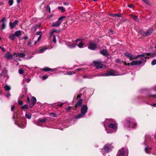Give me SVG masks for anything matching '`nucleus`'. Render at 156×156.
Instances as JSON below:
<instances>
[{
  "label": "nucleus",
  "instance_id": "nucleus-50",
  "mask_svg": "<svg viewBox=\"0 0 156 156\" xmlns=\"http://www.w3.org/2000/svg\"><path fill=\"white\" fill-rule=\"evenodd\" d=\"M53 41L55 43H56V40L55 39V35H54L53 36Z\"/></svg>",
  "mask_w": 156,
  "mask_h": 156
},
{
  "label": "nucleus",
  "instance_id": "nucleus-42",
  "mask_svg": "<svg viewBox=\"0 0 156 156\" xmlns=\"http://www.w3.org/2000/svg\"><path fill=\"white\" fill-rule=\"evenodd\" d=\"M43 70L45 71H49L50 70V68H43Z\"/></svg>",
  "mask_w": 156,
  "mask_h": 156
},
{
  "label": "nucleus",
  "instance_id": "nucleus-20",
  "mask_svg": "<svg viewBox=\"0 0 156 156\" xmlns=\"http://www.w3.org/2000/svg\"><path fill=\"white\" fill-rule=\"evenodd\" d=\"M100 53L101 54L104 55H108L107 51L105 49H103L101 51Z\"/></svg>",
  "mask_w": 156,
  "mask_h": 156
},
{
  "label": "nucleus",
  "instance_id": "nucleus-44",
  "mask_svg": "<svg viewBox=\"0 0 156 156\" xmlns=\"http://www.w3.org/2000/svg\"><path fill=\"white\" fill-rule=\"evenodd\" d=\"M24 72V71L23 70L21 69H19V73L20 74H23V73Z\"/></svg>",
  "mask_w": 156,
  "mask_h": 156
},
{
  "label": "nucleus",
  "instance_id": "nucleus-10",
  "mask_svg": "<svg viewBox=\"0 0 156 156\" xmlns=\"http://www.w3.org/2000/svg\"><path fill=\"white\" fill-rule=\"evenodd\" d=\"M106 73L107 74V76H115L119 75L117 73H115V70H113L109 71Z\"/></svg>",
  "mask_w": 156,
  "mask_h": 156
},
{
  "label": "nucleus",
  "instance_id": "nucleus-26",
  "mask_svg": "<svg viewBox=\"0 0 156 156\" xmlns=\"http://www.w3.org/2000/svg\"><path fill=\"white\" fill-rule=\"evenodd\" d=\"M83 102V100L82 99H80L77 102L76 105L77 106H80Z\"/></svg>",
  "mask_w": 156,
  "mask_h": 156
},
{
  "label": "nucleus",
  "instance_id": "nucleus-34",
  "mask_svg": "<svg viewBox=\"0 0 156 156\" xmlns=\"http://www.w3.org/2000/svg\"><path fill=\"white\" fill-rule=\"evenodd\" d=\"M25 80H26L28 83L30 81V79L29 78H25V79H23V82H22V84H24V81Z\"/></svg>",
  "mask_w": 156,
  "mask_h": 156
},
{
  "label": "nucleus",
  "instance_id": "nucleus-35",
  "mask_svg": "<svg viewBox=\"0 0 156 156\" xmlns=\"http://www.w3.org/2000/svg\"><path fill=\"white\" fill-rule=\"evenodd\" d=\"M31 101H32L33 102H34L35 103L37 101L36 98L34 97H32Z\"/></svg>",
  "mask_w": 156,
  "mask_h": 156
},
{
  "label": "nucleus",
  "instance_id": "nucleus-53",
  "mask_svg": "<svg viewBox=\"0 0 156 156\" xmlns=\"http://www.w3.org/2000/svg\"><path fill=\"white\" fill-rule=\"evenodd\" d=\"M18 104L20 105H23V102L22 101H18Z\"/></svg>",
  "mask_w": 156,
  "mask_h": 156
},
{
  "label": "nucleus",
  "instance_id": "nucleus-24",
  "mask_svg": "<svg viewBox=\"0 0 156 156\" xmlns=\"http://www.w3.org/2000/svg\"><path fill=\"white\" fill-rule=\"evenodd\" d=\"M15 36L18 37L20 35H21V32L20 30H18L16 31L15 33Z\"/></svg>",
  "mask_w": 156,
  "mask_h": 156
},
{
  "label": "nucleus",
  "instance_id": "nucleus-22",
  "mask_svg": "<svg viewBox=\"0 0 156 156\" xmlns=\"http://www.w3.org/2000/svg\"><path fill=\"white\" fill-rule=\"evenodd\" d=\"M153 32V29L151 28L149 29L145 33L146 36L149 35Z\"/></svg>",
  "mask_w": 156,
  "mask_h": 156
},
{
  "label": "nucleus",
  "instance_id": "nucleus-12",
  "mask_svg": "<svg viewBox=\"0 0 156 156\" xmlns=\"http://www.w3.org/2000/svg\"><path fill=\"white\" fill-rule=\"evenodd\" d=\"M125 150L123 148H122L119 150L116 156H124Z\"/></svg>",
  "mask_w": 156,
  "mask_h": 156
},
{
  "label": "nucleus",
  "instance_id": "nucleus-41",
  "mask_svg": "<svg viewBox=\"0 0 156 156\" xmlns=\"http://www.w3.org/2000/svg\"><path fill=\"white\" fill-rule=\"evenodd\" d=\"M26 117L28 119H30L31 118V116L30 114H26L25 115Z\"/></svg>",
  "mask_w": 156,
  "mask_h": 156
},
{
  "label": "nucleus",
  "instance_id": "nucleus-16",
  "mask_svg": "<svg viewBox=\"0 0 156 156\" xmlns=\"http://www.w3.org/2000/svg\"><path fill=\"white\" fill-rule=\"evenodd\" d=\"M14 55L15 56V57H19L24 58L26 56V54L23 53H14Z\"/></svg>",
  "mask_w": 156,
  "mask_h": 156
},
{
  "label": "nucleus",
  "instance_id": "nucleus-17",
  "mask_svg": "<svg viewBox=\"0 0 156 156\" xmlns=\"http://www.w3.org/2000/svg\"><path fill=\"white\" fill-rule=\"evenodd\" d=\"M82 70V69H77L75 71H70V72H67L66 73V75H73V74H74L76 72H77V71H80Z\"/></svg>",
  "mask_w": 156,
  "mask_h": 156
},
{
  "label": "nucleus",
  "instance_id": "nucleus-54",
  "mask_svg": "<svg viewBox=\"0 0 156 156\" xmlns=\"http://www.w3.org/2000/svg\"><path fill=\"white\" fill-rule=\"evenodd\" d=\"M83 78H91V77L90 76H83Z\"/></svg>",
  "mask_w": 156,
  "mask_h": 156
},
{
  "label": "nucleus",
  "instance_id": "nucleus-3",
  "mask_svg": "<svg viewBox=\"0 0 156 156\" xmlns=\"http://www.w3.org/2000/svg\"><path fill=\"white\" fill-rule=\"evenodd\" d=\"M136 125L135 120L131 118L126 119L124 122V126L128 129L130 128H134Z\"/></svg>",
  "mask_w": 156,
  "mask_h": 156
},
{
  "label": "nucleus",
  "instance_id": "nucleus-7",
  "mask_svg": "<svg viewBox=\"0 0 156 156\" xmlns=\"http://www.w3.org/2000/svg\"><path fill=\"white\" fill-rule=\"evenodd\" d=\"M93 62L95 64V66L96 67V69H98L100 68H105V66L102 65L100 62L94 61Z\"/></svg>",
  "mask_w": 156,
  "mask_h": 156
},
{
  "label": "nucleus",
  "instance_id": "nucleus-4",
  "mask_svg": "<svg viewBox=\"0 0 156 156\" xmlns=\"http://www.w3.org/2000/svg\"><path fill=\"white\" fill-rule=\"evenodd\" d=\"M88 107L87 105H83L80 109V113L74 117L75 119H80L84 117L87 112Z\"/></svg>",
  "mask_w": 156,
  "mask_h": 156
},
{
  "label": "nucleus",
  "instance_id": "nucleus-13",
  "mask_svg": "<svg viewBox=\"0 0 156 156\" xmlns=\"http://www.w3.org/2000/svg\"><path fill=\"white\" fill-rule=\"evenodd\" d=\"M76 44L78 45V47L80 48H82L84 45L83 43L80 41V39H77L76 40Z\"/></svg>",
  "mask_w": 156,
  "mask_h": 156
},
{
  "label": "nucleus",
  "instance_id": "nucleus-2",
  "mask_svg": "<svg viewBox=\"0 0 156 156\" xmlns=\"http://www.w3.org/2000/svg\"><path fill=\"white\" fill-rule=\"evenodd\" d=\"M103 124L107 133H112L117 130V124L113 119H106L103 122Z\"/></svg>",
  "mask_w": 156,
  "mask_h": 156
},
{
  "label": "nucleus",
  "instance_id": "nucleus-48",
  "mask_svg": "<svg viewBox=\"0 0 156 156\" xmlns=\"http://www.w3.org/2000/svg\"><path fill=\"white\" fill-rule=\"evenodd\" d=\"M5 17L3 18L1 20V22L2 23H4V21H5Z\"/></svg>",
  "mask_w": 156,
  "mask_h": 156
},
{
  "label": "nucleus",
  "instance_id": "nucleus-37",
  "mask_svg": "<svg viewBox=\"0 0 156 156\" xmlns=\"http://www.w3.org/2000/svg\"><path fill=\"white\" fill-rule=\"evenodd\" d=\"M156 64V59H154L151 62V65L154 66Z\"/></svg>",
  "mask_w": 156,
  "mask_h": 156
},
{
  "label": "nucleus",
  "instance_id": "nucleus-21",
  "mask_svg": "<svg viewBox=\"0 0 156 156\" xmlns=\"http://www.w3.org/2000/svg\"><path fill=\"white\" fill-rule=\"evenodd\" d=\"M47 49V48H43L37 51V52L38 53H42Z\"/></svg>",
  "mask_w": 156,
  "mask_h": 156
},
{
  "label": "nucleus",
  "instance_id": "nucleus-59",
  "mask_svg": "<svg viewBox=\"0 0 156 156\" xmlns=\"http://www.w3.org/2000/svg\"><path fill=\"white\" fill-rule=\"evenodd\" d=\"M151 105L153 106V107H156V103L152 104Z\"/></svg>",
  "mask_w": 156,
  "mask_h": 156
},
{
  "label": "nucleus",
  "instance_id": "nucleus-23",
  "mask_svg": "<svg viewBox=\"0 0 156 156\" xmlns=\"http://www.w3.org/2000/svg\"><path fill=\"white\" fill-rule=\"evenodd\" d=\"M111 16H113V17H119L121 16V14L120 13L119 14H111Z\"/></svg>",
  "mask_w": 156,
  "mask_h": 156
},
{
  "label": "nucleus",
  "instance_id": "nucleus-63",
  "mask_svg": "<svg viewBox=\"0 0 156 156\" xmlns=\"http://www.w3.org/2000/svg\"><path fill=\"white\" fill-rule=\"evenodd\" d=\"M27 102H28L29 103L30 101V98L29 97L27 98Z\"/></svg>",
  "mask_w": 156,
  "mask_h": 156
},
{
  "label": "nucleus",
  "instance_id": "nucleus-27",
  "mask_svg": "<svg viewBox=\"0 0 156 156\" xmlns=\"http://www.w3.org/2000/svg\"><path fill=\"white\" fill-rule=\"evenodd\" d=\"M15 36V34H12L9 35V37L10 40H13L14 39Z\"/></svg>",
  "mask_w": 156,
  "mask_h": 156
},
{
  "label": "nucleus",
  "instance_id": "nucleus-57",
  "mask_svg": "<svg viewBox=\"0 0 156 156\" xmlns=\"http://www.w3.org/2000/svg\"><path fill=\"white\" fill-rule=\"evenodd\" d=\"M71 106H69L66 109V110L68 111H69V110H70L71 109Z\"/></svg>",
  "mask_w": 156,
  "mask_h": 156
},
{
  "label": "nucleus",
  "instance_id": "nucleus-6",
  "mask_svg": "<svg viewBox=\"0 0 156 156\" xmlns=\"http://www.w3.org/2000/svg\"><path fill=\"white\" fill-rule=\"evenodd\" d=\"M65 17V16H63L60 17L58 19V21L52 23V26L53 27H58L59 26L60 24L62 23L63 19Z\"/></svg>",
  "mask_w": 156,
  "mask_h": 156
},
{
  "label": "nucleus",
  "instance_id": "nucleus-14",
  "mask_svg": "<svg viewBox=\"0 0 156 156\" xmlns=\"http://www.w3.org/2000/svg\"><path fill=\"white\" fill-rule=\"evenodd\" d=\"M46 120V118H44L43 119H38L37 121V124H36L37 125V126H40V124L41 123H45Z\"/></svg>",
  "mask_w": 156,
  "mask_h": 156
},
{
  "label": "nucleus",
  "instance_id": "nucleus-56",
  "mask_svg": "<svg viewBox=\"0 0 156 156\" xmlns=\"http://www.w3.org/2000/svg\"><path fill=\"white\" fill-rule=\"evenodd\" d=\"M32 43V41H30L28 43V45L29 46H31V44Z\"/></svg>",
  "mask_w": 156,
  "mask_h": 156
},
{
  "label": "nucleus",
  "instance_id": "nucleus-55",
  "mask_svg": "<svg viewBox=\"0 0 156 156\" xmlns=\"http://www.w3.org/2000/svg\"><path fill=\"white\" fill-rule=\"evenodd\" d=\"M32 56H29V57H26L25 59H30L31 58H32Z\"/></svg>",
  "mask_w": 156,
  "mask_h": 156
},
{
  "label": "nucleus",
  "instance_id": "nucleus-11",
  "mask_svg": "<svg viewBox=\"0 0 156 156\" xmlns=\"http://www.w3.org/2000/svg\"><path fill=\"white\" fill-rule=\"evenodd\" d=\"M88 48L91 50H94L96 48V44L93 42H90L89 43Z\"/></svg>",
  "mask_w": 156,
  "mask_h": 156
},
{
  "label": "nucleus",
  "instance_id": "nucleus-38",
  "mask_svg": "<svg viewBox=\"0 0 156 156\" xmlns=\"http://www.w3.org/2000/svg\"><path fill=\"white\" fill-rule=\"evenodd\" d=\"M13 3V0H9L8 2L9 4L10 5H12Z\"/></svg>",
  "mask_w": 156,
  "mask_h": 156
},
{
  "label": "nucleus",
  "instance_id": "nucleus-25",
  "mask_svg": "<svg viewBox=\"0 0 156 156\" xmlns=\"http://www.w3.org/2000/svg\"><path fill=\"white\" fill-rule=\"evenodd\" d=\"M151 149V147H146L145 148V152L148 154H149L151 153V152L150 151V150Z\"/></svg>",
  "mask_w": 156,
  "mask_h": 156
},
{
  "label": "nucleus",
  "instance_id": "nucleus-1",
  "mask_svg": "<svg viewBox=\"0 0 156 156\" xmlns=\"http://www.w3.org/2000/svg\"><path fill=\"white\" fill-rule=\"evenodd\" d=\"M141 56L138 57L140 59L137 61H132L130 63L132 66L137 65L143 66L146 62L147 58H153L156 56V52H152L151 53H144L140 55Z\"/></svg>",
  "mask_w": 156,
  "mask_h": 156
},
{
  "label": "nucleus",
  "instance_id": "nucleus-9",
  "mask_svg": "<svg viewBox=\"0 0 156 156\" xmlns=\"http://www.w3.org/2000/svg\"><path fill=\"white\" fill-rule=\"evenodd\" d=\"M124 55L126 57L129 58L130 59L131 58H137L138 57L140 56L141 55H138L137 56H134L133 55L130 53L128 52H125L124 53Z\"/></svg>",
  "mask_w": 156,
  "mask_h": 156
},
{
  "label": "nucleus",
  "instance_id": "nucleus-39",
  "mask_svg": "<svg viewBox=\"0 0 156 156\" xmlns=\"http://www.w3.org/2000/svg\"><path fill=\"white\" fill-rule=\"evenodd\" d=\"M5 28V23H2L1 25V29L3 30Z\"/></svg>",
  "mask_w": 156,
  "mask_h": 156
},
{
  "label": "nucleus",
  "instance_id": "nucleus-36",
  "mask_svg": "<svg viewBox=\"0 0 156 156\" xmlns=\"http://www.w3.org/2000/svg\"><path fill=\"white\" fill-rule=\"evenodd\" d=\"M27 108H28V106L27 105H25L21 106V108L23 109H27Z\"/></svg>",
  "mask_w": 156,
  "mask_h": 156
},
{
  "label": "nucleus",
  "instance_id": "nucleus-60",
  "mask_svg": "<svg viewBox=\"0 0 156 156\" xmlns=\"http://www.w3.org/2000/svg\"><path fill=\"white\" fill-rule=\"evenodd\" d=\"M128 7L130 8H132L133 7V5L131 4H129L128 5Z\"/></svg>",
  "mask_w": 156,
  "mask_h": 156
},
{
  "label": "nucleus",
  "instance_id": "nucleus-32",
  "mask_svg": "<svg viewBox=\"0 0 156 156\" xmlns=\"http://www.w3.org/2000/svg\"><path fill=\"white\" fill-rule=\"evenodd\" d=\"M4 89L5 90L9 91L10 90V87L6 85L4 87Z\"/></svg>",
  "mask_w": 156,
  "mask_h": 156
},
{
  "label": "nucleus",
  "instance_id": "nucleus-45",
  "mask_svg": "<svg viewBox=\"0 0 156 156\" xmlns=\"http://www.w3.org/2000/svg\"><path fill=\"white\" fill-rule=\"evenodd\" d=\"M50 115L53 117H54L56 116V114H54L53 113H51L50 114Z\"/></svg>",
  "mask_w": 156,
  "mask_h": 156
},
{
  "label": "nucleus",
  "instance_id": "nucleus-33",
  "mask_svg": "<svg viewBox=\"0 0 156 156\" xmlns=\"http://www.w3.org/2000/svg\"><path fill=\"white\" fill-rule=\"evenodd\" d=\"M29 103H30V108L32 107L35 104V103L31 101Z\"/></svg>",
  "mask_w": 156,
  "mask_h": 156
},
{
  "label": "nucleus",
  "instance_id": "nucleus-46",
  "mask_svg": "<svg viewBox=\"0 0 156 156\" xmlns=\"http://www.w3.org/2000/svg\"><path fill=\"white\" fill-rule=\"evenodd\" d=\"M99 76H107V74L106 73H105L100 74L99 75Z\"/></svg>",
  "mask_w": 156,
  "mask_h": 156
},
{
  "label": "nucleus",
  "instance_id": "nucleus-52",
  "mask_svg": "<svg viewBox=\"0 0 156 156\" xmlns=\"http://www.w3.org/2000/svg\"><path fill=\"white\" fill-rule=\"evenodd\" d=\"M42 33L41 31H38L36 33V34L37 35H41Z\"/></svg>",
  "mask_w": 156,
  "mask_h": 156
},
{
  "label": "nucleus",
  "instance_id": "nucleus-19",
  "mask_svg": "<svg viewBox=\"0 0 156 156\" xmlns=\"http://www.w3.org/2000/svg\"><path fill=\"white\" fill-rule=\"evenodd\" d=\"M41 26V25H35L32 27L31 30L32 32H34L36 30H37L38 28H39Z\"/></svg>",
  "mask_w": 156,
  "mask_h": 156
},
{
  "label": "nucleus",
  "instance_id": "nucleus-49",
  "mask_svg": "<svg viewBox=\"0 0 156 156\" xmlns=\"http://www.w3.org/2000/svg\"><path fill=\"white\" fill-rule=\"evenodd\" d=\"M14 60L15 61H17L18 60L19 61H21V59L19 58H15L14 59Z\"/></svg>",
  "mask_w": 156,
  "mask_h": 156
},
{
  "label": "nucleus",
  "instance_id": "nucleus-51",
  "mask_svg": "<svg viewBox=\"0 0 156 156\" xmlns=\"http://www.w3.org/2000/svg\"><path fill=\"white\" fill-rule=\"evenodd\" d=\"M48 78V76L46 75H44L42 77V79L43 80L46 79Z\"/></svg>",
  "mask_w": 156,
  "mask_h": 156
},
{
  "label": "nucleus",
  "instance_id": "nucleus-28",
  "mask_svg": "<svg viewBox=\"0 0 156 156\" xmlns=\"http://www.w3.org/2000/svg\"><path fill=\"white\" fill-rule=\"evenodd\" d=\"M17 125L19 127H20L22 128H25L26 126L23 123H20V124H17Z\"/></svg>",
  "mask_w": 156,
  "mask_h": 156
},
{
  "label": "nucleus",
  "instance_id": "nucleus-62",
  "mask_svg": "<svg viewBox=\"0 0 156 156\" xmlns=\"http://www.w3.org/2000/svg\"><path fill=\"white\" fill-rule=\"evenodd\" d=\"M10 96V94L9 93H7L6 94V97H8L9 96Z\"/></svg>",
  "mask_w": 156,
  "mask_h": 156
},
{
  "label": "nucleus",
  "instance_id": "nucleus-29",
  "mask_svg": "<svg viewBox=\"0 0 156 156\" xmlns=\"http://www.w3.org/2000/svg\"><path fill=\"white\" fill-rule=\"evenodd\" d=\"M131 17L135 20L137 22L139 21V19L136 16L132 15L131 16Z\"/></svg>",
  "mask_w": 156,
  "mask_h": 156
},
{
  "label": "nucleus",
  "instance_id": "nucleus-18",
  "mask_svg": "<svg viewBox=\"0 0 156 156\" xmlns=\"http://www.w3.org/2000/svg\"><path fill=\"white\" fill-rule=\"evenodd\" d=\"M67 46L69 48H73L76 46L77 44H76V41L73 43H69L67 44Z\"/></svg>",
  "mask_w": 156,
  "mask_h": 156
},
{
  "label": "nucleus",
  "instance_id": "nucleus-47",
  "mask_svg": "<svg viewBox=\"0 0 156 156\" xmlns=\"http://www.w3.org/2000/svg\"><path fill=\"white\" fill-rule=\"evenodd\" d=\"M143 1L147 4L150 5V4L147 0H143Z\"/></svg>",
  "mask_w": 156,
  "mask_h": 156
},
{
  "label": "nucleus",
  "instance_id": "nucleus-30",
  "mask_svg": "<svg viewBox=\"0 0 156 156\" xmlns=\"http://www.w3.org/2000/svg\"><path fill=\"white\" fill-rule=\"evenodd\" d=\"M58 9L60 10L62 12H65V9L62 6L58 7Z\"/></svg>",
  "mask_w": 156,
  "mask_h": 156
},
{
  "label": "nucleus",
  "instance_id": "nucleus-31",
  "mask_svg": "<svg viewBox=\"0 0 156 156\" xmlns=\"http://www.w3.org/2000/svg\"><path fill=\"white\" fill-rule=\"evenodd\" d=\"M64 103H62L60 105H59L58 103H54L53 105H54L58 106L60 107H61L63 105Z\"/></svg>",
  "mask_w": 156,
  "mask_h": 156
},
{
  "label": "nucleus",
  "instance_id": "nucleus-8",
  "mask_svg": "<svg viewBox=\"0 0 156 156\" xmlns=\"http://www.w3.org/2000/svg\"><path fill=\"white\" fill-rule=\"evenodd\" d=\"M4 57L8 60L11 58H14L15 56L14 55V53L13 55L10 54L9 52H7L4 56Z\"/></svg>",
  "mask_w": 156,
  "mask_h": 156
},
{
  "label": "nucleus",
  "instance_id": "nucleus-64",
  "mask_svg": "<svg viewBox=\"0 0 156 156\" xmlns=\"http://www.w3.org/2000/svg\"><path fill=\"white\" fill-rule=\"evenodd\" d=\"M21 0H16V2L18 4H19Z\"/></svg>",
  "mask_w": 156,
  "mask_h": 156
},
{
  "label": "nucleus",
  "instance_id": "nucleus-40",
  "mask_svg": "<svg viewBox=\"0 0 156 156\" xmlns=\"http://www.w3.org/2000/svg\"><path fill=\"white\" fill-rule=\"evenodd\" d=\"M148 96L150 97H151L153 98H156V95L155 94H150L148 95Z\"/></svg>",
  "mask_w": 156,
  "mask_h": 156
},
{
  "label": "nucleus",
  "instance_id": "nucleus-5",
  "mask_svg": "<svg viewBox=\"0 0 156 156\" xmlns=\"http://www.w3.org/2000/svg\"><path fill=\"white\" fill-rule=\"evenodd\" d=\"M113 148V147L111 144H107L105 145L104 147L102 148L101 151L103 154H104L106 153L110 152Z\"/></svg>",
  "mask_w": 156,
  "mask_h": 156
},
{
  "label": "nucleus",
  "instance_id": "nucleus-58",
  "mask_svg": "<svg viewBox=\"0 0 156 156\" xmlns=\"http://www.w3.org/2000/svg\"><path fill=\"white\" fill-rule=\"evenodd\" d=\"M15 108V106L14 105H12L11 108V110L12 111H13V109Z\"/></svg>",
  "mask_w": 156,
  "mask_h": 156
},
{
  "label": "nucleus",
  "instance_id": "nucleus-61",
  "mask_svg": "<svg viewBox=\"0 0 156 156\" xmlns=\"http://www.w3.org/2000/svg\"><path fill=\"white\" fill-rule=\"evenodd\" d=\"M52 32H58V31L56 30H55V29H54L52 30Z\"/></svg>",
  "mask_w": 156,
  "mask_h": 156
},
{
  "label": "nucleus",
  "instance_id": "nucleus-43",
  "mask_svg": "<svg viewBox=\"0 0 156 156\" xmlns=\"http://www.w3.org/2000/svg\"><path fill=\"white\" fill-rule=\"evenodd\" d=\"M26 92H25L24 94H21L19 96L20 98V99L23 98L24 97V95L26 94Z\"/></svg>",
  "mask_w": 156,
  "mask_h": 156
},
{
  "label": "nucleus",
  "instance_id": "nucleus-15",
  "mask_svg": "<svg viewBox=\"0 0 156 156\" xmlns=\"http://www.w3.org/2000/svg\"><path fill=\"white\" fill-rule=\"evenodd\" d=\"M18 23V21L17 20H15L13 23L10 22L9 23V25L12 29Z\"/></svg>",
  "mask_w": 156,
  "mask_h": 156
}]
</instances>
